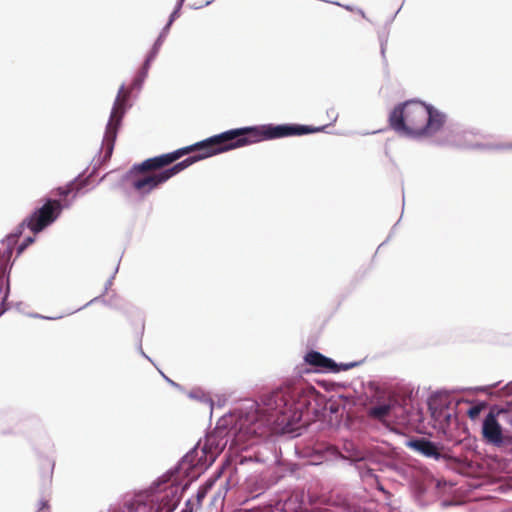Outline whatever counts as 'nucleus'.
I'll list each match as a JSON object with an SVG mask.
<instances>
[{"label": "nucleus", "instance_id": "f257e3e1", "mask_svg": "<svg viewBox=\"0 0 512 512\" xmlns=\"http://www.w3.org/2000/svg\"><path fill=\"white\" fill-rule=\"evenodd\" d=\"M319 130L299 124H267L231 129L193 145L135 164L127 174V181L138 194L145 196L202 159L264 140L299 136Z\"/></svg>", "mask_w": 512, "mask_h": 512}, {"label": "nucleus", "instance_id": "f03ea898", "mask_svg": "<svg viewBox=\"0 0 512 512\" xmlns=\"http://www.w3.org/2000/svg\"><path fill=\"white\" fill-rule=\"evenodd\" d=\"M262 402V408L240 417L231 429L233 445L244 448L254 437L267 435L279 426H290L301 418L300 408L286 391H274L264 396Z\"/></svg>", "mask_w": 512, "mask_h": 512}, {"label": "nucleus", "instance_id": "7ed1b4c3", "mask_svg": "<svg viewBox=\"0 0 512 512\" xmlns=\"http://www.w3.org/2000/svg\"><path fill=\"white\" fill-rule=\"evenodd\" d=\"M388 122L397 133L415 138L434 136L446 122L445 114L418 100H408L397 105Z\"/></svg>", "mask_w": 512, "mask_h": 512}, {"label": "nucleus", "instance_id": "20e7f679", "mask_svg": "<svg viewBox=\"0 0 512 512\" xmlns=\"http://www.w3.org/2000/svg\"><path fill=\"white\" fill-rule=\"evenodd\" d=\"M62 204L59 200L47 199L44 204L36 209L29 217L23 220L16 234L9 235L1 242L0 246V301L3 305L7 297V292L3 293V278L7 272V267L13 253V247L17 238L21 235L22 229L26 226L34 234L41 232L51 225L61 214ZM5 308L0 309V315Z\"/></svg>", "mask_w": 512, "mask_h": 512}, {"label": "nucleus", "instance_id": "39448f33", "mask_svg": "<svg viewBox=\"0 0 512 512\" xmlns=\"http://www.w3.org/2000/svg\"><path fill=\"white\" fill-rule=\"evenodd\" d=\"M129 98V91L122 86L115 99L106 131L103 138V147L105 148V158L112 155L114 144L117 138L118 129L121 125L122 118L126 111V103Z\"/></svg>", "mask_w": 512, "mask_h": 512}, {"label": "nucleus", "instance_id": "423d86ee", "mask_svg": "<svg viewBox=\"0 0 512 512\" xmlns=\"http://www.w3.org/2000/svg\"><path fill=\"white\" fill-rule=\"evenodd\" d=\"M482 437L487 444L497 447L504 443L503 429L492 411L487 414L483 421Z\"/></svg>", "mask_w": 512, "mask_h": 512}, {"label": "nucleus", "instance_id": "0eeeda50", "mask_svg": "<svg viewBox=\"0 0 512 512\" xmlns=\"http://www.w3.org/2000/svg\"><path fill=\"white\" fill-rule=\"evenodd\" d=\"M305 361L314 367L323 371L339 372L340 370H348L355 366L354 363L336 364L332 359L324 356L320 352L310 351L305 356Z\"/></svg>", "mask_w": 512, "mask_h": 512}, {"label": "nucleus", "instance_id": "6e6552de", "mask_svg": "<svg viewBox=\"0 0 512 512\" xmlns=\"http://www.w3.org/2000/svg\"><path fill=\"white\" fill-rule=\"evenodd\" d=\"M395 400L388 398L383 402H377L367 409V416L373 420L385 422L390 417Z\"/></svg>", "mask_w": 512, "mask_h": 512}, {"label": "nucleus", "instance_id": "1a4fd4ad", "mask_svg": "<svg viewBox=\"0 0 512 512\" xmlns=\"http://www.w3.org/2000/svg\"><path fill=\"white\" fill-rule=\"evenodd\" d=\"M407 445L427 457L439 459L441 456L436 444L424 438L410 440Z\"/></svg>", "mask_w": 512, "mask_h": 512}, {"label": "nucleus", "instance_id": "9d476101", "mask_svg": "<svg viewBox=\"0 0 512 512\" xmlns=\"http://www.w3.org/2000/svg\"><path fill=\"white\" fill-rule=\"evenodd\" d=\"M485 405L483 403H479V404H476V405H473L471 406L468 411H467V415L468 417L471 419V420H475L479 414L481 413V411L484 409Z\"/></svg>", "mask_w": 512, "mask_h": 512}, {"label": "nucleus", "instance_id": "9b49d317", "mask_svg": "<svg viewBox=\"0 0 512 512\" xmlns=\"http://www.w3.org/2000/svg\"><path fill=\"white\" fill-rule=\"evenodd\" d=\"M72 189H73V184L71 183V184L67 185L66 187L57 188L56 191L59 196L66 197L71 193Z\"/></svg>", "mask_w": 512, "mask_h": 512}, {"label": "nucleus", "instance_id": "f8f14e48", "mask_svg": "<svg viewBox=\"0 0 512 512\" xmlns=\"http://www.w3.org/2000/svg\"><path fill=\"white\" fill-rule=\"evenodd\" d=\"M34 242L33 237H27L17 248V255H20L30 244Z\"/></svg>", "mask_w": 512, "mask_h": 512}, {"label": "nucleus", "instance_id": "ddd939ff", "mask_svg": "<svg viewBox=\"0 0 512 512\" xmlns=\"http://www.w3.org/2000/svg\"><path fill=\"white\" fill-rule=\"evenodd\" d=\"M205 496H206V489L205 488L198 490V492H197V502H198L199 505H201L202 500L205 498Z\"/></svg>", "mask_w": 512, "mask_h": 512}, {"label": "nucleus", "instance_id": "4468645a", "mask_svg": "<svg viewBox=\"0 0 512 512\" xmlns=\"http://www.w3.org/2000/svg\"><path fill=\"white\" fill-rule=\"evenodd\" d=\"M161 507L159 505H152L149 507H144L143 512H160Z\"/></svg>", "mask_w": 512, "mask_h": 512}, {"label": "nucleus", "instance_id": "2eb2a0df", "mask_svg": "<svg viewBox=\"0 0 512 512\" xmlns=\"http://www.w3.org/2000/svg\"><path fill=\"white\" fill-rule=\"evenodd\" d=\"M181 512H193V504L191 500L186 501L185 507L181 510Z\"/></svg>", "mask_w": 512, "mask_h": 512}, {"label": "nucleus", "instance_id": "dca6fc26", "mask_svg": "<svg viewBox=\"0 0 512 512\" xmlns=\"http://www.w3.org/2000/svg\"><path fill=\"white\" fill-rule=\"evenodd\" d=\"M48 508H49V507H48L47 502H46V501H43V502L41 503V507H40V509H39L37 512H48Z\"/></svg>", "mask_w": 512, "mask_h": 512}, {"label": "nucleus", "instance_id": "f3484780", "mask_svg": "<svg viewBox=\"0 0 512 512\" xmlns=\"http://www.w3.org/2000/svg\"><path fill=\"white\" fill-rule=\"evenodd\" d=\"M506 147H507L508 149H512V143L508 144Z\"/></svg>", "mask_w": 512, "mask_h": 512}]
</instances>
